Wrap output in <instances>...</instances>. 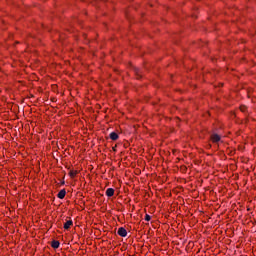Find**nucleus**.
<instances>
[{"instance_id": "f257e3e1", "label": "nucleus", "mask_w": 256, "mask_h": 256, "mask_svg": "<svg viewBox=\"0 0 256 256\" xmlns=\"http://www.w3.org/2000/svg\"><path fill=\"white\" fill-rule=\"evenodd\" d=\"M118 235L120 237H126L127 236V230L124 227H120L118 229Z\"/></svg>"}, {"instance_id": "f03ea898", "label": "nucleus", "mask_w": 256, "mask_h": 256, "mask_svg": "<svg viewBox=\"0 0 256 256\" xmlns=\"http://www.w3.org/2000/svg\"><path fill=\"white\" fill-rule=\"evenodd\" d=\"M211 140L213 141V143H219V141H221V136H219L218 134H212Z\"/></svg>"}, {"instance_id": "7ed1b4c3", "label": "nucleus", "mask_w": 256, "mask_h": 256, "mask_svg": "<svg viewBox=\"0 0 256 256\" xmlns=\"http://www.w3.org/2000/svg\"><path fill=\"white\" fill-rule=\"evenodd\" d=\"M65 195H67V191L65 189H62L57 194L58 199H65Z\"/></svg>"}, {"instance_id": "20e7f679", "label": "nucleus", "mask_w": 256, "mask_h": 256, "mask_svg": "<svg viewBox=\"0 0 256 256\" xmlns=\"http://www.w3.org/2000/svg\"><path fill=\"white\" fill-rule=\"evenodd\" d=\"M106 195H107V197H113V195H115V189H113V188H108V189L106 190Z\"/></svg>"}, {"instance_id": "39448f33", "label": "nucleus", "mask_w": 256, "mask_h": 256, "mask_svg": "<svg viewBox=\"0 0 256 256\" xmlns=\"http://www.w3.org/2000/svg\"><path fill=\"white\" fill-rule=\"evenodd\" d=\"M110 139L112 141H117V139H119V134H117V132L110 133Z\"/></svg>"}, {"instance_id": "423d86ee", "label": "nucleus", "mask_w": 256, "mask_h": 256, "mask_svg": "<svg viewBox=\"0 0 256 256\" xmlns=\"http://www.w3.org/2000/svg\"><path fill=\"white\" fill-rule=\"evenodd\" d=\"M59 245H61V243L57 240L51 242V247H53V249H59Z\"/></svg>"}, {"instance_id": "0eeeda50", "label": "nucleus", "mask_w": 256, "mask_h": 256, "mask_svg": "<svg viewBox=\"0 0 256 256\" xmlns=\"http://www.w3.org/2000/svg\"><path fill=\"white\" fill-rule=\"evenodd\" d=\"M71 225H73V220L66 221V223L64 224V229H70Z\"/></svg>"}, {"instance_id": "6e6552de", "label": "nucleus", "mask_w": 256, "mask_h": 256, "mask_svg": "<svg viewBox=\"0 0 256 256\" xmlns=\"http://www.w3.org/2000/svg\"><path fill=\"white\" fill-rule=\"evenodd\" d=\"M134 73H136L138 79H141V70L134 68Z\"/></svg>"}, {"instance_id": "1a4fd4ad", "label": "nucleus", "mask_w": 256, "mask_h": 256, "mask_svg": "<svg viewBox=\"0 0 256 256\" xmlns=\"http://www.w3.org/2000/svg\"><path fill=\"white\" fill-rule=\"evenodd\" d=\"M69 175H70V177H75L76 175H77V171H73V170H71L70 172H69Z\"/></svg>"}, {"instance_id": "9d476101", "label": "nucleus", "mask_w": 256, "mask_h": 256, "mask_svg": "<svg viewBox=\"0 0 256 256\" xmlns=\"http://www.w3.org/2000/svg\"><path fill=\"white\" fill-rule=\"evenodd\" d=\"M240 111H242V113H245V111H247V106H240Z\"/></svg>"}, {"instance_id": "9b49d317", "label": "nucleus", "mask_w": 256, "mask_h": 256, "mask_svg": "<svg viewBox=\"0 0 256 256\" xmlns=\"http://www.w3.org/2000/svg\"><path fill=\"white\" fill-rule=\"evenodd\" d=\"M145 221H151V216L149 214L145 215Z\"/></svg>"}, {"instance_id": "f8f14e48", "label": "nucleus", "mask_w": 256, "mask_h": 256, "mask_svg": "<svg viewBox=\"0 0 256 256\" xmlns=\"http://www.w3.org/2000/svg\"><path fill=\"white\" fill-rule=\"evenodd\" d=\"M102 1H105V0H102Z\"/></svg>"}]
</instances>
